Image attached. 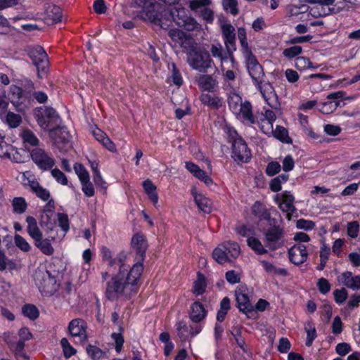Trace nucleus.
Returning a JSON list of instances; mask_svg holds the SVG:
<instances>
[{"label": "nucleus", "instance_id": "obj_52", "mask_svg": "<svg viewBox=\"0 0 360 360\" xmlns=\"http://www.w3.org/2000/svg\"><path fill=\"white\" fill-rule=\"evenodd\" d=\"M236 233L242 237H251L250 235L255 234V230L246 224H240L236 227Z\"/></svg>", "mask_w": 360, "mask_h": 360}, {"label": "nucleus", "instance_id": "obj_58", "mask_svg": "<svg viewBox=\"0 0 360 360\" xmlns=\"http://www.w3.org/2000/svg\"><path fill=\"white\" fill-rule=\"evenodd\" d=\"M210 0H191L189 1V7L193 11H197L200 8L203 9L205 6L210 5Z\"/></svg>", "mask_w": 360, "mask_h": 360}, {"label": "nucleus", "instance_id": "obj_35", "mask_svg": "<svg viewBox=\"0 0 360 360\" xmlns=\"http://www.w3.org/2000/svg\"><path fill=\"white\" fill-rule=\"evenodd\" d=\"M9 92L12 96L11 103L15 107H18L22 103V101L21 100L23 97V91L20 87L16 85H11L10 86Z\"/></svg>", "mask_w": 360, "mask_h": 360}, {"label": "nucleus", "instance_id": "obj_12", "mask_svg": "<svg viewBox=\"0 0 360 360\" xmlns=\"http://www.w3.org/2000/svg\"><path fill=\"white\" fill-rule=\"evenodd\" d=\"M41 15H43V21L49 25L62 21L61 8L52 3L46 2L44 4Z\"/></svg>", "mask_w": 360, "mask_h": 360}, {"label": "nucleus", "instance_id": "obj_43", "mask_svg": "<svg viewBox=\"0 0 360 360\" xmlns=\"http://www.w3.org/2000/svg\"><path fill=\"white\" fill-rule=\"evenodd\" d=\"M110 338L114 341L116 352L120 354L123 349V345L124 343V335L121 333L113 332L111 333Z\"/></svg>", "mask_w": 360, "mask_h": 360}, {"label": "nucleus", "instance_id": "obj_16", "mask_svg": "<svg viewBox=\"0 0 360 360\" xmlns=\"http://www.w3.org/2000/svg\"><path fill=\"white\" fill-rule=\"evenodd\" d=\"M251 212L253 216L257 219L259 227L267 224L270 220L276 218L271 216V211L259 200H257L254 202L251 207Z\"/></svg>", "mask_w": 360, "mask_h": 360}, {"label": "nucleus", "instance_id": "obj_20", "mask_svg": "<svg viewBox=\"0 0 360 360\" xmlns=\"http://www.w3.org/2000/svg\"><path fill=\"white\" fill-rule=\"evenodd\" d=\"M247 67L249 73L255 84L261 83L264 80V73L261 65L259 64L255 56H250L248 58Z\"/></svg>", "mask_w": 360, "mask_h": 360}, {"label": "nucleus", "instance_id": "obj_11", "mask_svg": "<svg viewBox=\"0 0 360 360\" xmlns=\"http://www.w3.org/2000/svg\"><path fill=\"white\" fill-rule=\"evenodd\" d=\"M30 155L32 161L43 170L51 169L55 164L53 158L41 148L32 149Z\"/></svg>", "mask_w": 360, "mask_h": 360}, {"label": "nucleus", "instance_id": "obj_19", "mask_svg": "<svg viewBox=\"0 0 360 360\" xmlns=\"http://www.w3.org/2000/svg\"><path fill=\"white\" fill-rule=\"evenodd\" d=\"M191 193L193 197L194 202L199 210L206 214H209L212 211V200L204 195L202 193L198 192L195 186H192Z\"/></svg>", "mask_w": 360, "mask_h": 360}, {"label": "nucleus", "instance_id": "obj_18", "mask_svg": "<svg viewBox=\"0 0 360 360\" xmlns=\"http://www.w3.org/2000/svg\"><path fill=\"white\" fill-rule=\"evenodd\" d=\"M224 43L227 53L231 60H233V51H236V34L235 29L231 24H224L221 26Z\"/></svg>", "mask_w": 360, "mask_h": 360}, {"label": "nucleus", "instance_id": "obj_49", "mask_svg": "<svg viewBox=\"0 0 360 360\" xmlns=\"http://www.w3.org/2000/svg\"><path fill=\"white\" fill-rule=\"evenodd\" d=\"M359 232V224L357 221H349L347 224V233L352 238H356Z\"/></svg>", "mask_w": 360, "mask_h": 360}, {"label": "nucleus", "instance_id": "obj_50", "mask_svg": "<svg viewBox=\"0 0 360 360\" xmlns=\"http://www.w3.org/2000/svg\"><path fill=\"white\" fill-rule=\"evenodd\" d=\"M335 302L338 304H342L345 302L348 297V292L345 288L341 289H335L333 291Z\"/></svg>", "mask_w": 360, "mask_h": 360}, {"label": "nucleus", "instance_id": "obj_63", "mask_svg": "<svg viewBox=\"0 0 360 360\" xmlns=\"http://www.w3.org/2000/svg\"><path fill=\"white\" fill-rule=\"evenodd\" d=\"M81 183L84 193L88 197L93 196L95 193V191L92 181H81Z\"/></svg>", "mask_w": 360, "mask_h": 360}, {"label": "nucleus", "instance_id": "obj_34", "mask_svg": "<svg viewBox=\"0 0 360 360\" xmlns=\"http://www.w3.org/2000/svg\"><path fill=\"white\" fill-rule=\"evenodd\" d=\"M22 314L24 316L34 321L39 316L38 308L32 304H25L22 307Z\"/></svg>", "mask_w": 360, "mask_h": 360}, {"label": "nucleus", "instance_id": "obj_2", "mask_svg": "<svg viewBox=\"0 0 360 360\" xmlns=\"http://www.w3.org/2000/svg\"><path fill=\"white\" fill-rule=\"evenodd\" d=\"M281 221V220L276 218L259 227L264 237V245L271 251L277 250L284 245L285 231Z\"/></svg>", "mask_w": 360, "mask_h": 360}, {"label": "nucleus", "instance_id": "obj_48", "mask_svg": "<svg viewBox=\"0 0 360 360\" xmlns=\"http://www.w3.org/2000/svg\"><path fill=\"white\" fill-rule=\"evenodd\" d=\"M316 286L319 291L323 295H326L331 289V284L328 280L323 277L317 281Z\"/></svg>", "mask_w": 360, "mask_h": 360}, {"label": "nucleus", "instance_id": "obj_5", "mask_svg": "<svg viewBox=\"0 0 360 360\" xmlns=\"http://www.w3.org/2000/svg\"><path fill=\"white\" fill-rule=\"evenodd\" d=\"M26 51L37 70V77L39 79L46 77L49 72V61L44 48L41 46H30Z\"/></svg>", "mask_w": 360, "mask_h": 360}, {"label": "nucleus", "instance_id": "obj_1", "mask_svg": "<svg viewBox=\"0 0 360 360\" xmlns=\"http://www.w3.org/2000/svg\"><path fill=\"white\" fill-rule=\"evenodd\" d=\"M148 247V240L143 233H136L132 236L131 248L135 253V257L131 266L127 264L129 257L127 251L122 250L115 255L109 248L105 245L101 247L102 262L108 267H118L117 272L106 283L105 295L108 300L115 301L126 292H129L130 295L138 292Z\"/></svg>", "mask_w": 360, "mask_h": 360}, {"label": "nucleus", "instance_id": "obj_28", "mask_svg": "<svg viewBox=\"0 0 360 360\" xmlns=\"http://www.w3.org/2000/svg\"><path fill=\"white\" fill-rule=\"evenodd\" d=\"M231 309V301L228 297H224L220 302V308L217 313V322H223L228 314V311Z\"/></svg>", "mask_w": 360, "mask_h": 360}, {"label": "nucleus", "instance_id": "obj_23", "mask_svg": "<svg viewBox=\"0 0 360 360\" xmlns=\"http://www.w3.org/2000/svg\"><path fill=\"white\" fill-rule=\"evenodd\" d=\"M142 186L145 193L153 205L157 207L159 196L157 191V186L153 184V181H143Z\"/></svg>", "mask_w": 360, "mask_h": 360}, {"label": "nucleus", "instance_id": "obj_54", "mask_svg": "<svg viewBox=\"0 0 360 360\" xmlns=\"http://www.w3.org/2000/svg\"><path fill=\"white\" fill-rule=\"evenodd\" d=\"M345 92L342 91H336L334 93L329 94L327 96V99L332 101L333 105V109L335 110L340 105V101L338 99L342 98L345 96Z\"/></svg>", "mask_w": 360, "mask_h": 360}, {"label": "nucleus", "instance_id": "obj_9", "mask_svg": "<svg viewBox=\"0 0 360 360\" xmlns=\"http://www.w3.org/2000/svg\"><path fill=\"white\" fill-rule=\"evenodd\" d=\"M248 291L246 287L240 286L237 288L236 290V307L240 312L245 314L248 318H252L255 315V309L251 304Z\"/></svg>", "mask_w": 360, "mask_h": 360}, {"label": "nucleus", "instance_id": "obj_61", "mask_svg": "<svg viewBox=\"0 0 360 360\" xmlns=\"http://www.w3.org/2000/svg\"><path fill=\"white\" fill-rule=\"evenodd\" d=\"M302 49L300 46H294L284 49L283 54L288 58H292L302 53Z\"/></svg>", "mask_w": 360, "mask_h": 360}, {"label": "nucleus", "instance_id": "obj_7", "mask_svg": "<svg viewBox=\"0 0 360 360\" xmlns=\"http://www.w3.org/2000/svg\"><path fill=\"white\" fill-rule=\"evenodd\" d=\"M34 282L43 295H52L57 290L56 278L49 270L36 271Z\"/></svg>", "mask_w": 360, "mask_h": 360}, {"label": "nucleus", "instance_id": "obj_53", "mask_svg": "<svg viewBox=\"0 0 360 360\" xmlns=\"http://www.w3.org/2000/svg\"><path fill=\"white\" fill-rule=\"evenodd\" d=\"M58 225L65 233H67L70 229V221L67 214L58 213Z\"/></svg>", "mask_w": 360, "mask_h": 360}, {"label": "nucleus", "instance_id": "obj_8", "mask_svg": "<svg viewBox=\"0 0 360 360\" xmlns=\"http://www.w3.org/2000/svg\"><path fill=\"white\" fill-rule=\"evenodd\" d=\"M189 65L200 72H206L211 68L212 59L208 51L205 49H193L188 56Z\"/></svg>", "mask_w": 360, "mask_h": 360}, {"label": "nucleus", "instance_id": "obj_30", "mask_svg": "<svg viewBox=\"0 0 360 360\" xmlns=\"http://www.w3.org/2000/svg\"><path fill=\"white\" fill-rule=\"evenodd\" d=\"M247 244L257 255H262L267 253V250L257 238L248 237Z\"/></svg>", "mask_w": 360, "mask_h": 360}, {"label": "nucleus", "instance_id": "obj_29", "mask_svg": "<svg viewBox=\"0 0 360 360\" xmlns=\"http://www.w3.org/2000/svg\"><path fill=\"white\" fill-rule=\"evenodd\" d=\"M8 269L9 271L17 269V264L14 259H8L4 251L0 249V271Z\"/></svg>", "mask_w": 360, "mask_h": 360}, {"label": "nucleus", "instance_id": "obj_15", "mask_svg": "<svg viewBox=\"0 0 360 360\" xmlns=\"http://www.w3.org/2000/svg\"><path fill=\"white\" fill-rule=\"evenodd\" d=\"M288 254L290 262L296 266L304 263L309 255L306 245L302 243L293 245L288 249Z\"/></svg>", "mask_w": 360, "mask_h": 360}, {"label": "nucleus", "instance_id": "obj_24", "mask_svg": "<svg viewBox=\"0 0 360 360\" xmlns=\"http://www.w3.org/2000/svg\"><path fill=\"white\" fill-rule=\"evenodd\" d=\"M34 245L40 250V251L48 256L52 255L54 249L51 245V240L49 238H43L42 236L34 240Z\"/></svg>", "mask_w": 360, "mask_h": 360}, {"label": "nucleus", "instance_id": "obj_62", "mask_svg": "<svg viewBox=\"0 0 360 360\" xmlns=\"http://www.w3.org/2000/svg\"><path fill=\"white\" fill-rule=\"evenodd\" d=\"M200 16L207 22L211 23L214 20V12L211 8L205 6L200 11Z\"/></svg>", "mask_w": 360, "mask_h": 360}, {"label": "nucleus", "instance_id": "obj_6", "mask_svg": "<svg viewBox=\"0 0 360 360\" xmlns=\"http://www.w3.org/2000/svg\"><path fill=\"white\" fill-rule=\"evenodd\" d=\"M33 115L39 126L44 130H48L51 125L60 122V116L51 107H37L33 110Z\"/></svg>", "mask_w": 360, "mask_h": 360}, {"label": "nucleus", "instance_id": "obj_56", "mask_svg": "<svg viewBox=\"0 0 360 360\" xmlns=\"http://www.w3.org/2000/svg\"><path fill=\"white\" fill-rule=\"evenodd\" d=\"M210 51L214 57H217L221 60H225L228 58H229L227 51L225 53H224L222 46L220 44L212 45Z\"/></svg>", "mask_w": 360, "mask_h": 360}, {"label": "nucleus", "instance_id": "obj_3", "mask_svg": "<svg viewBox=\"0 0 360 360\" xmlns=\"http://www.w3.org/2000/svg\"><path fill=\"white\" fill-rule=\"evenodd\" d=\"M240 248L236 242L228 241L218 245L212 251V258L219 264L233 263L239 256Z\"/></svg>", "mask_w": 360, "mask_h": 360}, {"label": "nucleus", "instance_id": "obj_31", "mask_svg": "<svg viewBox=\"0 0 360 360\" xmlns=\"http://www.w3.org/2000/svg\"><path fill=\"white\" fill-rule=\"evenodd\" d=\"M304 330L307 333V339L305 345L307 347H311L313 342L317 337L316 330L315 325L312 321H307L304 323Z\"/></svg>", "mask_w": 360, "mask_h": 360}, {"label": "nucleus", "instance_id": "obj_64", "mask_svg": "<svg viewBox=\"0 0 360 360\" xmlns=\"http://www.w3.org/2000/svg\"><path fill=\"white\" fill-rule=\"evenodd\" d=\"M291 347L290 340L287 338H281L279 340V344L278 346V351L281 353H287Z\"/></svg>", "mask_w": 360, "mask_h": 360}, {"label": "nucleus", "instance_id": "obj_26", "mask_svg": "<svg viewBox=\"0 0 360 360\" xmlns=\"http://www.w3.org/2000/svg\"><path fill=\"white\" fill-rule=\"evenodd\" d=\"M28 184L30 186L32 191L36 194V195L44 201H46L50 198L49 191L43 188L40 184L39 181H28Z\"/></svg>", "mask_w": 360, "mask_h": 360}, {"label": "nucleus", "instance_id": "obj_27", "mask_svg": "<svg viewBox=\"0 0 360 360\" xmlns=\"http://www.w3.org/2000/svg\"><path fill=\"white\" fill-rule=\"evenodd\" d=\"M199 86L206 91H211L217 85V82L213 77L208 75H200L197 79Z\"/></svg>", "mask_w": 360, "mask_h": 360}, {"label": "nucleus", "instance_id": "obj_22", "mask_svg": "<svg viewBox=\"0 0 360 360\" xmlns=\"http://www.w3.org/2000/svg\"><path fill=\"white\" fill-rule=\"evenodd\" d=\"M207 287L205 276L200 271L197 272V278L193 283L192 293L195 296L203 295Z\"/></svg>", "mask_w": 360, "mask_h": 360}, {"label": "nucleus", "instance_id": "obj_42", "mask_svg": "<svg viewBox=\"0 0 360 360\" xmlns=\"http://www.w3.org/2000/svg\"><path fill=\"white\" fill-rule=\"evenodd\" d=\"M179 27L184 28L187 31L199 30L201 29V25L197 21L191 17H188L181 23L179 25Z\"/></svg>", "mask_w": 360, "mask_h": 360}, {"label": "nucleus", "instance_id": "obj_40", "mask_svg": "<svg viewBox=\"0 0 360 360\" xmlns=\"http://www.w3.org/2000/svg\"><path fill=\"white\" fill-rule=\"evenodd\" d=\"M200 101L208 106L218 108L221 105V101L217 96H213L209 94H203L200 98Z\"/></svg>", "mask_w": 360, "mask_h": 360}, {"label": "nucleus", "instance_id": "obj_10", "mask_svg": "<svg viewBox=\"0 0 360 360\" xmlns=\"http://www.w3.org/2000/svg\"><path fill=\"white\" fill-rule=\"evenodd\" d=\"M49 136L60 150L66 152L70 148V135L64 127H56L49 129Z\"/></svg>", "mask_w": 360, "mask_h": 360}, {"label": "nucleus", "instance_id": "obj_45", "mask_svg": "<svg viewBox=\"0 0 360 360\" xmlns=\"http://www.w3.org/2000/svg\"><path fill=\"white\" fill-rule=\"evenodd\" d=\"M22 122L21 116L13 112H8L6 115V122L11 127L15 128L19 126Z\"/></svg>", "mask_w": 360, "mask_h": 360}, {"label": "nucleus", "instance_id": "obj_32", "mask_svg": "<svg viewBox=\"0 0 360 360\" xmlns=\"http://www.w3.org/2000/svg\"><path fill=\"white\" fill-rule=\"evenodd\" d=\"M25 146H36L39 144V139L35 134L30 129H23L20 134Z\"/></svg>", "mask_w": 360, "mask_h": 360}, {"label": "nucleus", "instance_id": "obj_39", "mask_svg": "<svg viewBox=\"0 0 360 360\" xmlns=\"http://www.w3.org/2000/svg\"><path fill=\"white\" fill-rule=\"evenodd\" d=\"M86 350L88 356L92 360H100L105 355V352L104 351H103L99 347L91 344H89L86 346Z\"/></svg>", "mask_w": 360, "mask_h": 360}, {"label": "nucleus", "instance_id": "obj_51", "mask_svg": "<svg viewBox=\"0 0 360 360\" xmlns=\"http://www.w3.org/2000/svg\"><path fill=\"white\" fill-rule=\"evenodd\" d=\"M315 226V222L311 220L300 219L296 221V227L297 229H303L307 231L313 230Z\"/></svg>", "mask_w": 360, "mask_h": 360}, {"label": "nucleus", "instance_id": "obj_25", "mask_svg": "<svg viewBox=\"0 0 360 360\" xmlns=\"http://www.w3.org/2000/svg\"><path fill=\"white\" fill-rule=\"evenodd\" d=\"M27 223V231L29 236L34 240L42 236V233L37 226V220L32 216H28L26 218Z\"/></svg>", "mask_w": 360, "mask_h": 360}, {"label": "nucleus", "instance_id": "obj_57", "mask_svg": "<svg viewBox=\"0 0 360 360\" xmlns=\"http://www.w3.org/2000/svg\"><path fill=\"white\" fill-rule=\"evenodd\" d=\"M74 170L79 178V180H89V173L82 164H75Z\"/></svg>", "mask_w": 360, "mask_h": 360}, {"label": "nucleus", "instance_id": "obj_41", "mask_svg": "<svg viewBox=\"0 0 360 360\" xmlns=\"http://www.w3.org/2000/svg\"><path fill=\"white\" fill-rule=\"evenodd\" d=\"M274 136L281 141L285 143H292V139L288 136V130L281 126H277L275 130H272Z\"/></svg>", "mask_w": 360, "mask_h": 360}, {"label": "nucleus", "instance_id": "obj_46", "mask_svg": "<svg viewBox=\"0 0 360 360\" xmlns=\"http://www.w3.org/2000/svg\"><path fill=\"white\" fill-rule=\"evenodd\" d=\"M240 112L243 117L250 123H255V118L252 112V107L250 103L247 102L241 105Z\"/></svg>", "mask_w": 360, "mask_h": 360}, {"label": "nucleus", "instance_id": "obj_60", "mask_svg": "<svg viewBox=\"0 0 360 360\" xmlns=\"http://www.w3.org/2000/svg\"><path fill=\"white\" fill-rule=\"evenodd\" d=\"M172 67V82L174 84L177 86H181L182 84L183 80L181 75L176 68V65L175 63H172L171 64Z\"/></svg>", "mask_w": 360, "mask_h": 360}, {"label": "nucleus", "instance_id": "obj_59", "mask_svg": "<svg viewBox=\"0 0 360 360\" xmlns=\"http://www.w3.org/2000/svg\"><path fill=\"white\" fill-rule=\"evenodd\" d=\"M227 282L231 285L236 284L240 281V276L235 270L227 271L225 274Z\"/></svg>", "mask_w": 360, "mask_h": 360}, {"label": "nucleus", "instance_id": "obj_55", "mask_svg": "<svg viewBox=\"0 0 360 360\" xmlns=\"http://www.w3.org/2000/svg\"><path fill=\"white\" fill-rule=\"evenodd\" d=\"M295 67L300 70H304L312 67V63L309 58L299 56L295 59Z\"/></svg>", "mask_w": 360, "mask_h": 360}, {"label": "nucleus", "instance_id": "obj_36", "mask_svg": "<svg viewBox=\"0 0 360 360\" xmlns=\"http://www.w3.org/2000/svg\"><path fill=\"white\" fill-rule=\"evenodd\" d=\"M169 13L173 20L178 25L181 23V21H184L188 17L187 15L186 9L182 6L172 8L170 10Z\"/></svg>", "mask_w": 360, "mask_h": 360}, {"label": "nucleus", "instance_id": "obj_44", "mask_svg": "<svg viewBox=\"0 0 360 360\" xmlns=\"http://www.w3.org/2000/svg\"><path fill=\"white\" fill-rule=\"evenodd\" d=\"M60 345L62 347L63 354L65 358H70L75 355L77 350L70 345L66 338H63L60 340Z\"/></svg>", "mask_w": 360, "mask_h": 360}, {"label": "nucleus", "instance_id": "obj_14", "mask_svg": "<svg viewBox=\"0 0 360 360\" xmlns=\"http://www.w3.org/2000/svg\"><path fill=\"white\" fill-rule=\"evenodd\" d=\"M263 98L267 104L273 109L278 110L280 108V103L278 96L272 85L262 80L261 83L256 84Z\"/></svg>", "mask_w": 360, "mask_h": 360}, {"label": "nucleus", "instance_id": "obj_38", "mask_svg": "<svg viewBox=\"0 0 360 360\" xmlns=\"http://www.w3.org/2000/svg\"><path fill=\"white\" fill-rule=\"evenodd\" d=\"M13 211L15 214L24 213L27 207L26 200L22 197H15L12 200Z\"/></svg>", "mask_w": 360, "mask_h": 360}, {"label": "nucleus", "instance_id": "obj_13", "mask_svg": "<svg viewBox=\"0 0 360 360\" xmlns=\"http://www.w3.org/2000/svg\"><path fill=\"white\" fill-rule=\"evenodd\" d=\"M87 323L82 319L77 318L69 322L68 330L73 338H77L80 342L87 340Z\"/></svg>", "mask_w": 360, "mask_h": 360}, {"label": "nucleus", "instance_id": "obj_4", "mask_svg": "<svg viewBox=\"0 0 360 360\" xmlns=\"http://www.w3.org/2000/svg\"><path fill=\"white\" fill-rule=\"evenodd\" d=\"M157 5L156 0H131V7L142 9L138 15L141 19L149 21L165 29L161 24L159 12L155 10Z\"/></svg>", "mask_w": 360, "mask_h": 360}, {"label": "nucleus", "instance_id": "obj_17", "mask_svg": "<svg viewBox=\"0 0 360 360\" xmlns=\"http://www.w3.org/2000/svg\"><path fill=\"white\" fill-rule=\"evenodd\" d=\"M233 158L236 161L245 162L251 157L250 150L245 142L240 138L235 139L232 142Z\"/></svg>", "mask_w": 360, "mask_h": 360}, {"label": "nucleus", "instance_id": "obj_21", "mask_svg": "<svg viewBox=\"0 0 360 360\" xmlns=\"http://www.w3.org/2000/svg\"><path fill=\"white\" fill-rule=\"evenodd\" d=\"M190 308L189 319L195 323H200L205 320L207 316V311L199 300H196L192 303Z\"/></svg>", "mask_w": 360, "mask_h": 360}, {"label": "nucleus", "instance_id": "obj_37", "mask_svg": "<svg viewBox=\"0 0 360 360\" xmlns=\"http://www.w3.org/2000/svg\"><path fill=\"white\" fill-rule=\"evenodd\" d=\"M294 197L292 195H287L285 194L284 195V198L283 200L279 203L278 206L279 208L283 212H294L295 210V207L294 206Z\"/></svg>", "mask_w": 360, "mask_h": 360}, {"label": "nucleus", "instance_id": "obj_33", "mask_svg": "<svg viewBox=\"0 0 360 360\" xmlns=\"http://www.w3.org/2000/svg\"><path fill=\"white\" fill-rule=\"evenodd\" d=\"M186 168L193 174V176L199 179L211 180L205 171L201 169L198 165L193 162H187Z\"/></svg>", "mask_w": 360, "mask_h": 360}, {"label": "nucleus", "instance_id": "obj_47", "mask_svg": "<svg viewBox=\"0 0 360 360\" xmlns=\"http://www.w3.org/2000/svg\"><path fill=\"white\" fill-rule=\"evenodd\" d=\"M15 245L22 251L27 252L30 250L31 246L28 242L20 235L15 234L14 236Z\"/></svg>", "mask_w": 360, "mask_h": 360}]
</instances>
